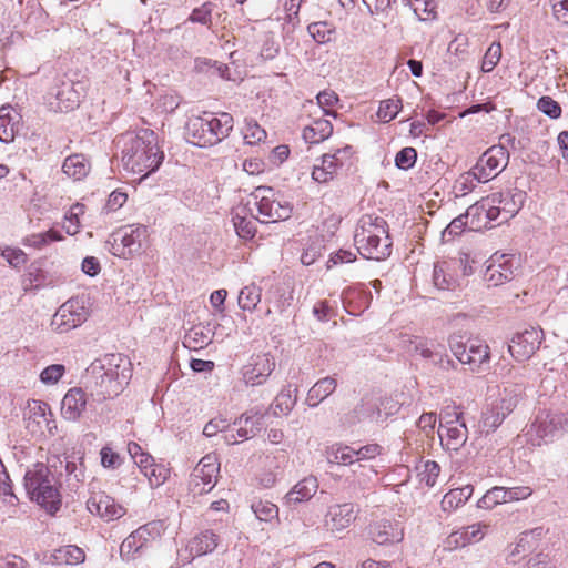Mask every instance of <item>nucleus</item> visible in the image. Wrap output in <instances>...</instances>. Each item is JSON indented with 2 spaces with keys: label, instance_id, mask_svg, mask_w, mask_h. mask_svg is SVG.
I'll return each instance as SVG.
<instances>
[{
  "label": "nucleus",
  "instance_id": "a19ab883",
  "mask_svg": "<svg viewBox=\"0 0 568 568\" xmlns=\"http://www.w3.org/2000/svg\"><path fill=\"white\" fill-rule=\"evenodd\" d=\"M262 290L254 283L244 286L237 297L240 308L243 311L253 312L261 302Z\"/></svg>",
  "mask_w": 568,
  "mask_h": 568
},
{
  "label": "nucleus",
  "instance_id": "412c9836",
  "mask_svg": "<svg viewBox=\"0 0 568 568\" xmlns=\"http://www.w3.org/2000/svg\"><path fill=\"white\" fill-rule=\"evenodd\" d=\"M351 156V146L336 150L333 154H324L321 164L314 165L312 178L318 183L331 181L341 169L345 161Z\"/></svg>",
  "mask_w": 568,
  "mask_h": 568
},
{
  "label": "nucleus",
  "instance_id": "5701e85b",
  "mask_svg": "<svg viewBox=\"0 0 568 568\" xmlns=\"http://www.w3.org/2000/svg\"><path fill=\"white\" fill-rule=\"evenodd\" d=\"M357 510L354 504L344 503L328 507L324 518V526L328 531L341 532L348 528L356 519Z\"/></svg>",
  "mask_w": 568,
  "mask_h": 568
},
{
  "label": "nucleus",
  "instance_id": "ddd939ff",
  "mask_svg": "<svg viewBox=\"0 0 568 568\" xmlns=\"http://www.w3.org/2000/svg\"><path fill=\"white\" fill-rule=\"evenodd\" d=\"M509 162V153L504 145H493L485 151L473 168L477 182L486 183L500 174Z\"/></svg>",
  "mask_w": 568,
  "mask_h": 568
},
{
  "label": "nucleus",
  "instance_id": "4be33fe9",
  "mask_svg": "<svg viewBox=\"0 0 568 568\" xmlns=\"http://www.w3.org/2000/svg\"><path fill=\"white\" fill-rule=\"evenodd\" d=\"M87 508L91 514L99 516L104 521L120 519L126 513L122 505L104 493L92 495L87 501Z\"/></svg>",
  "mask_w": 568,
  "mask_h": 568
},
{
  "label": "nucleus",
  "instance_id": "9d476101",
  "mask_svg": "<svg viewBox=\"0 0 568 568\" xmlns=\"http://www.w3.org/2000/svg\"><path fill=\"white\" fill-rule=\"evenodd\" d=\"M520 266V257L515 254L494 253L487 261L483 278L490 287L510 282Z\"/></svg>",
  "mask_w": 568,
  "mask_h": 568
},
{
  "label": "nucleus",
  "instance_id": "39448f33",
  "mask_svg": "<svg viewBox=\"0 0 568 568\" xmlns=\"http://www.w3.org/2000/svg\"><path fill=\"white\" fill-rule=\"evenodd\" d=\"M24 487L31 500L50 514L61 506V495L55 475L43 464H36L24 475Z\"/></svg>",
  "mask_w": 568,
  "mask_h": 568
},
{
  "label": "nucleus",
  "instance_id": "a18cd8bd",
  "mask_svg": "<svg viewBox=\"0 0 568 568\" xmlns=\"http://www.w3.org/2000/svg\"><path fill=\"white\" fill-rule=\"evenodd\" d=\"M316 100V105L313 102H310L311 108H316V111L314 112L315 115L320 113V116L322 118L324 115L336 116L335 112H331L327 110V108L333 106L338 101V97L334 91H322L317 94Z\"/></svg>",
  "mask_w": 568,
  "mask_h": 568
},
{
  "label": "nucleus",
  "instance_id": "58836bf2",
  "mask_svg": "<svg viewBox=\"0 0 568 568\" xmlns=\"http://www.w3.org/2000/svg\"><path fill=\"white\" fill-rule=\"evenodd\" d=\"M326 459L331 464L348 466L356 462L355 448L334 444L326 449Z\"/></svg>",
  "mask_w": 568,
  "mask_h": 568
},
{
  "label": "nucleus",
  "instance_id": "13d9d810",
  "mask_svg": "<svg viewBox=\"0 0 568 568\" xmlns=\"http://www.w3.org/2000/svg\"><path fill=\"white\" fill-rule=\"evenodd\" d=\"M476 176L473 174V169L467 173L462 174L454 184V192L456 196H465L475 189Z\"/></svg>",
  "mask_w": 568,
  "mask_h": 568
},
{
  "label": "nucleus",
  "instance_id": "f3484780",
  "mask_svg": "<svg viewBox=\"0 0 568 568\" xmlns=\"http://www.w3.org/2000/svg\"><path fill=\"white\" fill-rule=\"evenodd\" d=\"M542 341V331L535 327L517 333L508 344V351L517 362L529 359L539 348Z\"/></svg>",
  "mask_w": 568,
  "mask_h": 568
},
{
  "label": "nucleus",
  "instance_id": "1a4fd4ad",
  "mask_svg": "<svg viewBox=\"0 0 568 568\" xmlns=\"http://www.w3.org/2000/svg\"><path fill=\"white\" fill-rule=\"evenodd\" d=\"M568 428V417L564 414L539 413L527 430L528 440L534 446L552 442L562 430Z\"/></svg>",
  "mask_w": 568,
  "mask_h": 568
},
{
  "label": "nucleus",
  "instance_id": "4c0bfd02",
  "mask_svg": "<svg viewBox=\"0 0 568 568\" xmlns=\"http://www.w3.org/2000/svg\"><path fill=\"white\" fill-rule=\"evenodd\" d=\"M84 559V551L74 545L60 547L51 554V560L55 565H79Z\"/></svg>",
  "mask_w": 568,
  "mask_h": 568
},
{
  "label": "nucleus",
  "instance_id": "e2e57ef3",
  "mask_svg": "<svg viewBox=\"0 0 568 568\" xmlns=\"http://www.w3.org/2000/svg\"><path fill=\"white\" fill-rule=\"evenodd\" d=\"M101 465L104 468L116 469L123 463V457L115 453L111 447L104 446L100 450Z\"/></svg>",
  "mask_w": 568,
  "mask_h": 568
},
{
  "label": "nucleus",
  "instance_id": "dca6fc26",
  "mask_svg": "<svg viewBox=\"0 0 568 568\" xmlns=\"http://www.w3.org/2000/svg\"><path fill=\"white\" fill-rule=\"evenodd\" d=\"M497 194H491L470 205L466 211V219H469V226L473 230L489 229L500 216V207L496 205L499 201Z\"/></svg>",
  "mask_w": 568,
  "mask_h": 568
},
{
  "label": "nucleus",
  "instance_id": "f03ea898",
  "mask_svg": "<svg viewBox=\"0 0 568 568\" xmlns=\"http://www.w3.org/2000/svg\"><path fill=\"white\" fill-rule=\"evenodd\" d=\"M119 142L122 143L121 161L124 170L141 175L140 180L156 171L164 159L158 136L152 130L126 133Z\"/></svg>",
  "mask_w": 568,
  "mask_h": 568
},
{
  "label": "nucleus",
  "instance_id": "aec40b11",
  "mask_svg": "<svg viewBox=\"0 0 568 568\" xmlns=\"http://www.w3.org/2000/svg\"><path fill=\"white\" fill-rule=\"evenodd\" d=\"M275 368V361L268 354L253 355L242 368V377L246 385L258 386L266 382Z\"/></svg>",
  "mask_w": 568,
  "mask_h": 568
},
{
  "label": "nucleus",
  "instance_id": "72a5a7b5",
  "mask_svg": "<svg viewBox=\"0 0 568 568\" xmlns=\"http://www.w3.org/2000/svg\"><path fill=\"white\" fill-rule=\"evenodd\" d=\"M62 171L69 178L79 181L90 172V163L83 154H72L64 160Z\"/></svg>",
  "mask_w": 568,
  "mask_h": 568
},
{
  "label": "nucleus",
  "instance_id": "423d86ee",
  "mask_svg": "<svg viewBox=\"0 0 568 568\" xmlns=\"http://www.w3.org/2000/svg\"><path fill=\"white\" fill-rule=\"evenodd\" d=\"M251 196L257 209L256 219L263 223L287 220L292 214V206L272 187L258 186Z\"/></svg>",
  "mask_w": 568,
  "mask_h": 568
},
{
  "label": "nucleus",
  "instance_id": "2eb2a0df",
  "mask_svg": "<svg viewBox=\"0 0 568 568\" xmlns=\"http://www.w3.org/2000/svg\"><path fill=\"white\" fill-rule=\"evenodd\" d=\"M84 93V85L70 79H61L53 88L50 106L54 111L70 112L79 106Z\"/></svg>",
  "mask_w": 568,
  "mask_h": 568
},
{
  "label": "nucleus",
  "instance_id": "473e14b6",
  "mask_svg": "<svg viewBox=\"0 0 568 568\" xmlns=\"http://www.w3.org/2000/svg\"><path fill=\"white\" fill-rule=\"evenodd\" d=\"M18 113L11 106L0 108V141L9 143L13 141L18 130Z\"/></svg>",
  "mask_w": 568,
  "mask_h": 568
},
{
  "label": "nucleus",
  "instance_id": "5fc2aeb1",
  "mask_svg": "<svg viewBox=\"0 0 568 568\" xmlns=\"http://www.w3.org/2000/svg\"><path fill=\"white\" fill-rule=\"evenodd\" d=\"M67 372V368L62 364H52L47 366L42 372L40 373V381L44 385H55L59 383V381L64 376Z\"/></svg>",
  "mask_w": 568,
  "mask_h": 568
},
{
  "label": "nucleus",
  "instance_id": "e433bc0d",
  "mask_svg": "<svg viewBox=\"0 0 568 568\" xmlns=\"http://www.w3.org/2000/svg\"><path fill=\"white\" fill-rule=\"evenodd\" d=\"M473 493L474 488L471 485L450 489L442 499V509L448 513L454 511L458 507L463 506L471 497Z\"/></svg>",
  "mask_w": 568,
  "mask_h": 568
},
{
  "label": "nucleus",
  "instance_id": "9b49d317",
  "mask_svg": "<svg viewBox=\"0 0 568 568\" xmlns=\"http://www.w3.org/2000/svg\"><path fill=\"white\" fill-rule=\"evenodd\" d=\"M89 316L83 298L73 297L63 303L51 321V327L59 334L68 333L81 326Z\"/></svg>",
  "mask_w": 568,
  "mask_h": 568
},
{
  "label": "nucleus",
  "instance_id": "864d4df0",
  "mask_svg": "<svg viewBox=\"0 0 568 568\" xmlns=\"http://www.w3.org/2000/svg\"><path fill=\"white\" fill-rule=\"evenodd\" d=\"M266 464V468L258 475L257 480L258 484L264 488L273 487L280 475V463L275 460V458L270 459Z\"/></svg>",
  "mask_w": 568,
  "mask_h": 568
},
{
  "label": "nucleus",
  "instance_id": "37998d69",
  "mask_svg": "<svg viewBox=\"0 0 568 568\" xmlns=\"http://www.w3.org/2000/svg\"><path fill=\"white\" fill-rule=\"evenodd\" d=\"M236 234L242 239H252L256 233L255 223L245 216V209H240L232 215Z\"/></svg>",
  "mask_w": 568,
  "mask_h": 568
},
{
  "label": "nucleus",
  "instance_id": "bf43d9fd",
  "mask_svg": "<svg viewBox=\"0 0 568 568\" xmlns=\"http://www.w3.org/2000/svg\"><path fill=\"white\" fill-rule=\"evenodd\" d=\"M266 131L261 128L255 121L246 122L244 129V140L247 144L254 145L266 139Z\"/></svg>",
  "mask_w": 568,
  "mask_h": 568
},
{
  "label": "nucleus",
  "instance_id": "ea45409f",
  "mask_svg": "<svg viewBox=\"0 0 568 568\" xmlns=\"http://www.w3.org/2000/svg\"><path fill=\"white\" fill-rule=\"evenodd\" d=\"M433 283L438 290H455L457 280L450 274V267L447 262H440L434 265Z\"/></svg>",
  "mask_w": 568,
  "mask_h": 568
},
{
  "label": "nucleus",
  "instance_id": "49530a36",
  "mask_svg": "<svg viewBox=\"0 0 568 568\" xmlns=\"http://www.w3.org/2000/svg\"><path fill=\"white\" fill-rule=\"evenodd\" d=\"M400 109L402 100L399 98L386 99L381 101L377 110V116L382 122L387 123L396 118Z\"/></svg>",
  "mask_w": 568,
  "mask_h": 568
},
{
  "label": "nucleus",
  "instance_id": "2f4dec72",
  "mask_svg": "<svg viewBox=\"0 0 568 568\" xmlns=\"http://www.w3.org/2000/svg\"><path fill=\"white\" fill-rule=\"evenodd\" d=\"M51 417L52 414L49 409L48 404L34 402L33 406L30 408L28 427H30L32 432L43 433L44 428H47L51 433Z\"/></svg>",
  "mask_w": 568,
  "mask_h": 568
},
{
  "label": "nucleus",
  "instance_id": "c03bdc74",
  "mask_svg": "<svg viewBox=\"0 0 568 568\" xmlns=\"http://www.w3.org/2000/svg\"><path fill=\"white\" fill-rule=\"evenodd\" d=\"M296 404V396L292 395L290 387L283 388L275 397L271 409L274 416L287 415Z\"/></svg>",
  "mask_w": 568,
  "mask_h": 568
},
{
  "label": "nucleus",
  "instance_id": "0e129e2a",
  "mask_svg": "<svg viewBox=\"0 0 568 568\" xmlns=\"http://www.w3.org/2000/svg\"><path fill=\"white\" fill-rule=\"evenodd\" d=\"M537 106L539 111L550 116L551 119H558L561 114V108L559 103L548 95L541 97L537 102Z\"/></svg>",
  "mask_w": 568,
  "mask_h": 568
},
{
  "label": "nucleus",
  "instance_id": "bb28decb",
  "mask_svg": "<svg viewBox=\"0 0 568 568\" xmlns=\"http://www.w3.org/2000/svg\"><path fill=\"white\" fill-rule=\"evenodd\" d=\"M88 397L81 387L70 388L61 403V415L70 422L78 420L85 410Z\"/></svg>",
  "mask_w": 568,
  "mask_h": 568
},
{
  "label": "nucleus",
  "instance_id": "b1692460",
  "mask_svg": "<svg viewBox=\"0 0 568 568\" xmlns=\"http://www.w3.org/2000/svg\"><path fill=\"white\" fill-rule=\"evenodd\" d=\"M438 436L444 447L457 452L467 442L468 429L464 420L440 422Z\"/></svg>",
  "mask_w": 568,
  "mask_h": 568
},
{
  "label": "nucleus",
  "instance_id": "6e6552de",
  "mask_svg": "<svg viewBox=\"0 0 568 568\" xmlns=\"http://www.w3.org/2000/svg\"><path fill=\"white\" fill-rule=\"evenodd\" d=\"M149 237L148 227L142 224H132L120 227L111 235L112 253L120 257L139 254L145 246Z\"/></svg>",
  "mask_w": 568,
  "mask_h": 568
},
{
  "label": "nucleus",
  "instance_id": "6e6d98bb",
  "mask_svg": "<svg viewBox=\"0 0 568 568\" xmlns=\"http://www.w3.org/2000/svg\"><path fill=\"white\" fill-rule=\"evenodd\" d=\"M310 34L318 43H325L332 40L334 30L327 22H314L307 27Z\"/></svg>",
  "mask_w": 568,
  "mask_h": 568
},
{
  "label": "nucleus",
  "instance_id": "a878e982",
  "mask_svg": "<svg viewBox=\"0 0 568 568\" xmlns=\"http://www.w3.org/2000/svg\"><path fill=\"white\" fill-rule=\"evenodd\" d=\"M489 525L487 524L475 523L453 531L446 539V547L449 549L462 548L469 544L478 542L485 537Z\"/></svg>",
  "mask_w": 568,
  "mask_h": 568
},
{
  "label": "nucleus",
  "instance_id": "a211bd4d",
  "mask_svg": "<svg viewBox=\"0 0 568 568\" xmlns=\"http://www.w3.org/2000/svg\"><path fill=\"white\" fill-rule=\"evenodd\" d=\"M158 536L159 531L155 523H149L139 527L122 541L120 546L121 557L125 560L133 559L136 554L146 548Z\"/></svg>",
  "mask_w": 568,
  "mask_h": 568
},
{
  "label": "nucleus",
  "instance_id": "393cba45",
  "mask_svg": "<svg viewBox=\"0 0 568 568\" xmlns=\"http://www.w3.org/2000/svg\"><path fill=\"white\" fill-rule=\"evenodd\" d=\"M369 535L378 545L399 542L404 538V527L399 520L382 519L371 526Z\"/></svg>",
  "mask_w": 568,
  "mask_h": 568
},
{
  "label": "nucleus",
  "instance_id": "c85d7f7f",
  "mask_svg": "<svg viewBox=\"0 0 568 568\" xmlns=\"http://www.w3.org/2000/svg\"><path fill=\"white\" fill-rule=\"evenodd\" d=\"M337 379L333 376L320 378L307 392L305 405L311 408L317 407L328 398L337 388Z\"/></svg>",
  "mask_w": 568,
  "mask_h": 568
},
{
  "label": "nucleus",
  "instance_id": "338daca9",
  "mask_svg": "<svg viewBox=\"0 0 568 568\" xmlns=\"http://www.w3.org/2000/svg\"><path fill=\"white\" fill-rule=\"evenodd\" d=\"M506 503L519 501L531 496L532 489L528 486L504 487Z\"/></svg>",
  "mask_w": 568,
  "mask_h": 568
},
{
  "label": "nucleus",
  "instance_id": "8fccbe9b",
  "mask_svg": "<svg viewBox=\"0 0 568 568\" xmlns=\"http://www.w3.org/2000/svg\"><path fill=\"white\" fill-rule=\"evenodd\" d=\"M505 490L501 486H495L487 490L486 494L478 500L477 507L481 509H491L500 504H506Z\"/></svg>",
  "mask_w": 568,
  "mask_h": 568
},
{
  "label": "nucleus",
  "instance_id": "603ef678",
  "mask_svg": "<svg viewBox=\"0 0 568 568\" xmlns=\"http://www.w3.org/2000/svg\"><path fill=\"white\" fill-rule=\"evenodd\" d=\"M260 419L261 417L242 415L235 422V424L239 425L237 436L245 439L255 436L261 426Z\"/></svg>",
  "mask_w": 568,
  "mask_h": 568
},
{
  "label": "nucleus",
  "instance_id": "09e8293b",
  "mask_svg": "<svg viewBox=\"0 0 568 568\" xmlns=\"http://www.w3.org/2000/svg\"><path fill=\"white\" fill-rule=\"evenodd\" d=\"M214 7L215 4L210 1L202 3L192 10L187 21L211 28Z\"/></svg>",
  "mask_w": 568,
  "mask_h": 568
},
{
  "label": "nucleus",
  "instance_id": "f8f14e48",
  "mask_svg": "<svg viewBox=\"0 0 568 568\" xmlns=\"http://www.w3.org/2000/svg\"><path fill=\"white\" fill-rule=\"evenodd\" d=\"M519 396L515 390L505 389L500 398L488 406L481 414L480 433L489 434L497 429L504 419L515 409Z\"/></svg>",
  "mask_w": 568,
  "mask_h": 568
},
{
  "label": "nucleus",
  "instance_id": "cd10ccee",
  "mask_svg": "<svg viewBox=\"0 0 568 568\" xmlns=\"http://www.w3.org/2000/svg\"><path fill=\"white\" fill-rule=\"evenodd\" d=\"M318 489L317 478L307 476L296 483L285 495L284 501L287 506L310 500Z\"/></svg>",
  "mask_w": 568,
  "mask_h": 568
},
{
  "label": "nucleus",
  "instance_id": "de8ad7c7",
  "mask_svg": "<svg viewBox=\"0 0 568 568\" xmlns=\"http://www.w3.org/2000/svg\"><path fill=\"white\" fill-rule=\"evenodd\" d=\"M256 518L261 521H272L278 519V507L267 500L254 501L251 506Z\"/></svg>",
  "mask_w": 568,
  "mask_h": 568
},
{
  "label": "nucleus",
  "instance_id": "774afa93",
  "mask_svg": "<svg viewBox=\"0 0 568 568\" xmlns=\"http://www.w3.org/2000/svg\"><path fill=\"white\" fill-rule=\"evenodd\" d=\"M550 2L556 20L568 24V0H550Z\"/></svg>",
  "mask_w": 568,
  "mask_h": 568
},
{
  "label": "nucleus",
  "instance_id": "680f3d73",
  "mask_svg": "<svg viewBox=\"0 0 568 568\" xmlns=\"http://www.w3.org/2000/svg\"><path fill=\"white\" fill-rule=\"evenodd\" d=\"M417 159V152L414 148L402 149L395 158V164L400 170H408L414 166Z\"/></svg>",
  "mask_w": 568,
  "mask_h": 568
},
{
  "label": "nucleus",
  "instance_id": "f704fd0d",
  "mask_svg": "<svg viewBox=\"0 0 568 568\" xmlns=\"http://www.w3.org/2000/svg\"><path fill=\"white\" fill-rule=\"evenodd\" d=\"M402 346L409 353L417 354L425 359L430 361L437 343L422 337L403 336Z\"/></svg>",
  "mask_w": 568,
  "mask_h": 568
},
{
  "label": "nucleus",
  "instance_id": "7ed1b4c3",
  "mask_svg": "<svg viewBox=\"0 0 568 568\" xmlns=\"http://www.w3.org/2000/svg\"><path fill=\"white\" fill-rule=\"evenodd\" d=\"M357 252L365 258L384 261L392 253L387 223L383 217L363 215L354 234Z\"/></svg>",
  "mask_w": 568,
  "mask_h": 568
},
{
  "label": "nucleus",
  "instance_id": "20e7f679",
  "mask_svg": "<svg viewBox=\"0 0 568 568\" xmlns=\"http://www.w3.org/2000/svg\"><path fill=\"white\" fill-rule=\"evenodd\" d=\"M233 129V118L229 113L204 112L202 115H193L186 122V139L190 143L205 148L215 145L229 136Z\"/></svg>",
  "mask_w": 568,
  "mask_h": 568
},
{
  "label": "nucleus",
  "instance_id": "4d7b16f0",
  "mask_svg": "<svg viewBox=\"0 0 568 568\" xmlns=\"http://www.w3.org/2000/svg\"><path fill=\"white\" fill-rule=\"evenodd\" d=\"M500 58H501V44L499 42H493L488 47V49L483 58L481 70L484 72L493 71L494 68L499 62Z\"/></svg>",
  "mask_w": 568,
  "mask_h": 568
},
{
  "label": "nucleus",
  "instance_id": "69168bd1",
  "mask_svg": "<svg viewBox=\"0 0 568 568\" xmlns=\"http://www.w3.org/2000/svg\"><path fill=\"white\" fill-rule=\"evenodd\" d=\"M430 362L432 364L444 371H449L455 367L453 359H450V357L445 353L444 345L439 343H437Z\"/></svg>",
  "mask_w": 568,
  "mask_h": 568
},
{
  "label": "nucleus",
  "instance_id": "f257e3e1",
  "mask_svg": "<svg viewBox=\"0 0 568 568\" xmlns=\"http://www.w3.org/2000/svg\"><path fill=\"white\" fill-rule=\"evenodd\" d=\"M130 366L121 354H108L92 362L84 375L91 397L101 403L121 394L131 378Z\"/></svg>",
  "mask_w": 568,
  "mask_h": 568
},
{
  "label": "nucleus",
  "instance_id": "c756f323",
  "mask_svg": "<svg viewBox=\"0 0 568 568\" xmlns=\"http://www.w3.org/2000/svg\"><path fill=\"white\" fill-rule=\"evenodd\" d=\"M499 201H496V205L500 207V215L503 221H507L514 217L521 209L526 194L519 190H508L506 192L496 193Z\"/></svg>",
  "mask_w": 568,
  "mask_h": 568
},
{
  "label": "nucleus",
  "instance_id": "0eeeda50",
  "mask_svg": "<svg viewBox=\"0 0 568 568\" xmlns=\"http://www.w3.org/2000/svg\"><path fill=\"white\" fill-rule=\"evenodd\" d=\"M448 346L453 355L462 364L469 365L473 371L481 368L489 362V347L483 339L453 334L448 338Z\"/></svg>",
  "mask_w": 568,
  "mask_h": 568
},
{
  "label": "nucleus",
  "instance_id": "052dcab7",
  "mask_svg": "<svg viewBox=\"0 0 568 568\" xmlns=\"http://www.w3.org/2000/svg\"><path fill=\"white\" fill-rule=\"evenodd\" d=\"M181 99L174 92H166L159 97L155 109L160 112L171 113L180 105Z\"/></svg>",
  "mask_w": 568,
  "mask_h": 568
},
{
  "label": "nucleus",
  "instance_id": "7c9ffc66",
  "mask_svg": "<svg viewBox=\"0 0 568 568\" xmlns=\"http://www.w3.org/2000/svg\"><path fill=\"white\" fill-rule=\"evenodd\" d=\"M333 125L329 120L316 116L305 125L303 130V139L306 143L316 144L331 136Z\"/></svg>",
  "mask_w": 568,
  "mask_h": 568
},
{
  "label": "nucleus",
  "instance_id": "c9c22d12",
  "mask_svg": "<svg viewBox=\"0 0 568 568\" xmlns=\"http://www.w3.org/2000/svg\"><path fill=\"white\" fill-rule=\"evenodd\" d=\"M212 338L213 334L209 327L196 325L186 332L183 345L190 349L197 351L207 346Z\"/></svg>",
  "mask_w": 568,
  "mask_h": 568
},
{
  "label": "nucleus",
  "instance_id": "3c124183",
  "mask_svg": "<svg viewBox=\"0 0 568 568\" xmlns=\"http://www.w3.org/2000/svg\"><path fill=\"white\" fill-rule=\"evenodd\" d=\"M149 480L152 488L163 485L169 476L170 469L163 464H152L151 467L142 473Z\"/></svg>",
  "mask_w": 568,
  "mask_h": 568
},
{
  "label": "nucleus",
  "instance_id": "79ce46f5",
  "mask_svg": "<svg viewBox=\"0 0 568 568\" xmlns=\"http://www.w3.org/2000/svg\"><path fill=\"white\" fill-rule=\"evenodd\" d=\"M64 237L60 231L55 229H50L43 233H33L28 235L23 240V244L26 246L34 247L37 250H41L44 246L51 244L52 242L62 241Z\"/></svg>",
  "mask_w": 568,
  "mask_h": 568
},
{
  "label": "nucleus",
  "instance_id": "6ab92c4d",
  "mask_svg": "<svg viewBox=\"0 0 568 568\" xmlns=\"http://www.w3.org/2000/svg\"><path fill=\"white\" fill-rule=\"evenodd\" d=\"M221 542V538L211 529H205L189 539L185 548L179 551L181 560L191 562L194 558L213 552Z\"/></svg>",
  "mask_w": 568,
  "mask_h": 568
},
{
  "label": "nucleus",
  "instance_id": "4468645a",
  "mask_svg": "<svg viewBox=\"0 0 568 568\" xmlns=\"http://www.w3.org/2000/svg\"><path fill=\"white\" fill-rule=\"evenodd\" d=\"M220 471L216 455H205L195 466L190 479V489L194 495H202L213 489Z\"/></svg>",
  "mask_w": 568,
  "mask_h": 568
}]
</instances>
